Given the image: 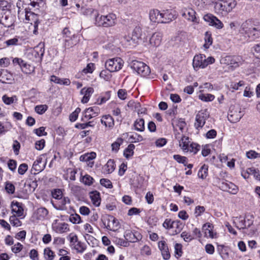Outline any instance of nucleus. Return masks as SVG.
<instances>
[{
    "mask_svg": "<svg viewBox=\"0 0 260 260\" xmlns=\"http://www.w3.org/2000/svg\"><path fill=\"white\" fill-rule=\"evenodd\" d=\"M134 126L135 130L139 132H143L145 129L144 120L142 118L137 119L135 121Z\"/></svg>",
    "mask_w": 260,
    "mask_h": 260,
    "instance_id": "nucleus-27",
    "label": "nucleus"
},
{
    "mask_svg": "<svg viewBox=\"0 0 260 260\" xmlns=\"http://www.w3.org/2000/svg\"><path fill=\"white\" fill-rule=\"evenodd\" d=\"M205 208L204 206H198L195 208L194 214L196 217L201 215L202 213L204 212Z\"/></svg>",
    "mask_w": 260,
    "mask_h": 260,
    "instance_id": "nucleus-62",
    "label": "nucleus"
},
{
    "mask_svg": "<svg viewBox=\"0 0 260 260\" xmlns=\"http://www.w3.org/2000/svg\"><path fill=\"white\" fill-rule=\"evenodd\" d=\"M116 15L114 14H109L106 16L99 15L95 17V24L99 26L110 27L116 23Z\"/></svg>",
    "mask_w": 260,
    "mask_h": 260,
    "instance_id": "nucleus-3",
    "label": "nucleus"
},
{
    "mask_svg": "<svg viewBox=\"0 0 260 260\" xmlns=\"http://www.w3.org/2000/svg\"><path fill=\"white\" fill-rule=\"evenodd\" d=\"M236 4L235 0H223L220 3H217L216 7L220 10L229 12L235 7Z\"/></svg>",
    "mask_w": 260,
    "mask_h": 260,
    "instance_id": "nucleus-10",
    "label": "nucleus"
},
{
    "mask_svg": "<svg viewBox=\"0 0 260 260\" xmlns=\"http://www.w3.org/2000/svg\"><path fill=\"white\" fill-rule=\"evenodd\" d=\"M246 172L248 174L253 175L256 179L260 180V174L258 170L254 168H250L247 169Z\"/></svg>",
    "mask_w": 260,
    "mask_h": 260,
    "instance_id": "nucleus-40",
    "label": "nucleus"
},
{
    "mask_svg": "<svg viewBox=\"0 0 260 260\" xmlns=\"http://www.w3.org/2000/svg\"><path fill=\"white\" fill-rule=\"evenodd\" d=\"M187 149H188L187 152L196 154L200 149V146L197 143L190 142Z\"/></svg>",
    "mask_w": 260,
    "mask_h": 260,
    "instance_id": "nucleus-35",
    "label": "nucleus"
},
{
    "mask_svg": "<svg viewBox=\"0 0 260 260\" xmlns=\"http://www.w3.org/2000/svg\"><path fill=\"white\" fill-rule=\"evenodd\" d=\"M228 58V61H230L229 64L234 68L238 67L243 61L242 57L240 56H229Z\"/></svg>",
    "mask_w": 260,
    "mask_h": 260,
    "instance_id": "nucleus-19",
    "label": "nucleus"
},
{
    "mask_svg": "<svg viewBox=\"0 0 260 260\" xmlns=\"http://www.w3.org/2000/svg\"><path fill=\"white\" fill-rule=\"evenodd\" d=\"M129 140L132 143L139 142L143 140V137L140 135L135 134L129 137Z\"/></svg>",
    "mask_w": 260,
    "mask_h": 260,
    "instance_id": "nucleus-51",
    "label": "nucleus"
},
{
    "mask_svg": "<svg viewBox=\"0 0 260 260\" xmlns=\"http://www.w3.org/2000/svg\"><path fill=\"white\" fill-rule=\"evenodd\" d=\"M135 145L133 144H130L128 145L127 147L124 151V155L126 158H128L133 155L134 149H135Z\"/></svg>",
    "mask_w": 260,
    "mask_h": 260,
    "instance_id": "nucleus-37",
    "label": "nucleus"
},
{
    "mask_svg": "<svg viewBox=\"0 0 260 260\" xmlns=\"http://www.w3.org/2000/svg\"><path fill=\"white\" fill-rule=\"evenodd\" d=\"M96 157V153L95 152H91L90 153H87L84 156L80 157V160H83L85 161L92 160Z\"/></svg>",
    "mask_w": 260,
    "mask_h": 260,
    "instance_id": "nucleus-44",
    "label": "nucleus"
},
{
    "mask_svg": "<svg viewBox=\"0 0 260 260\" xmlns=\"http://www.w3.org/2000/svg\"><path fill=\"white\" fill-rule=\"evenodd\" d=\"M203 19L205 21L208 23L209 25L214 26L216 28L221 29L223 27L222 22L211 14L205 15Z\"/></svg>",
    "mask_w": 260,
    "mask_h": 260,
    "instance_id": "nucleus-9",
    "label": "nucleus"
},
{
    "mask_svg": "<svg viewBox=\"0 0 260 260\" xmlns=\"http://www.w3.org/2000/svg\"><path fill=\"white\" fill-rule=\"evenodd\" d=\"M28 169V166L26 164H21L18 169V172L20 175H23Z\"/></svg>",
    "mask_w": 260,
    "mask_h": 260,
    "instance_id": "nucleus-60",
    "label": "nucleus"
},
{
    "mask_svg": "<svg viewBox=\"0 0 260 260\" xmlns=\"http://www.w3.org/2000/svg\"><path fill=\"white\" fill-rule=\"evenodd\" d=\"M52 196L53 198L58 200L62 197V193L60 189H55L52 192Z\"/></svg>",
    "mask_w": 260,
    "mask_h": 260,
    "instance_id": "nucleus-53",
    "label": "nucleus"
},
{
    "mask_svg": "<svg viewBox=\"0 0 260 260\" xmlns=\"http://www.w3.org/2000/svg\"><path fill=\"white\" fill-rule=\"evenodd\" d=\"M173 158L178 162H179L180 164H182L184 166L187 165V158L185 156H181L178 154H175V155H174Z\"/></svg>",
    "mask_w": 260,
    "mask_h": 260,
    "instance_id": "nucleus-43",
    "label": "nucleus"
},
{
    "mask_svg": "<svg viewBox=\"0 0 260 260\" xmlns=\"http://www.w3.org/2000/svg\"><path fill=\"white\" fill-rule=\"evenodd\" d=\"M5 189L6 191L9 194H13L15 192L14 185L9 182H6L5 185Z\"/></svg>",
    "mask_w": 260,
    "mask_h": 260,
    "instance_id": "nucleus-49",
    "label": "nucleus"
},
{
    "mask_svg": "<svg viewBox=\"0 0 260 260\" xmlns=\"http://www.w3.org/2000/svg\"><path fill=\"white\" fill-rule=\"evenodd\" d=\"M101 122L104 124L106 127H112L114 124V119L110 115L103 116L101 119Z\"/></svg>",
    "mask_w": 260,
    "mask_h": 260,
    "instance_id": "nucleus-25",
    "label": "nucleus"
},
{
    "mask_svg": "<svg viewBox=\"0 0 260 260\" xmlns=\"http://www.w3.org/2000/svg\"><path fill=\"white\" fill-rule=\"evenodd\" d=\"M53 231L56 233L63 234L70 231L69 224L65 222H60L58 220H54L52 224Z\"/></svg>",
    "mask_w": 260,
    "mask_h": 260,
    "instance_id": "nucleus-11",
    "label": "nucleus"
},
{
    "mask_svg": "<svg viewBox=\"0 0 260 260\" xmlns=\"http://www.w3.org/2000/svg\"><path fill=\"white\" fill-rule=\"evenodd\" d=\"M181 15L182 17L189 21L198 22V19L196 16V12L191 8H184L183 9Z\"/></svg>",
    "mask_w": 260,
    "mask_h": 260,
    "instance_id": "nucleus-12",
    "label": "nucleus"
},
{
    "mask_svg": "<svg viewBox=\"0 0 260 260\" xmlns=\"http://www.w3.org/2000/svg\"><path fill=\"white\" fill-rule=\"evenodd\" d=\"M90 198L92 204L98 207L101 204V198L100 192L96 190L92 191L89 192Z\"/></svg>",
    "mask_w": 260,
    "mask_h": 260,
    "instance_id": "nucleus-24",
    "label": "nucleus"
},
{
    "mask_svg": "<svg viewBox=\"0 0 260 260\" xmlns=\"http://www.w3.org/2000/svg\"><path fill=\"white\" fill-rule=\"evenodd\" d=\"M202 230L204 231L205 236L206 237L214 238L216 237V233L213 231V225L209 222L205 223L202 227Z\"/></svg>",
    "mask_w": 260,
    "mask_h": 260,
    "instance_id": "nucleus-16",
    "label": "nucleus"
},
{
    "mask_svg": "<svg viewBox=\"0 0 260 260\" xmlns=\"http://www.w3.org/2000/svg\"><path fill=\"white\" fill-rule=\"evenodd\" d=\"M205 43L204 44V46L205 48H208L209 46L212 44V38L211 37V35L208 31H207L205 34Z\"/></svg>",
    "mask_w": 260,
    "mask_h": 260,
    "instance_id": "nucleus-41",
    "label": "nucleus"
},
{
    "mask_svg": "<svg viewBox=\"0 0 260 260\" xmlns=\"http://www.w3.org/2000/svg\"><path fill=\"white\" fill-rule=\"evenodd\" d=\"M8 166L11 171L14 172L17 166L16 161L14 159H10L8 162Z\"/></svg>",
    "mask_w": 260,
    "mask_h": 260,
    "instance_id": "nucleus-61",
    "label": "nucleus"
},
{
    "mask_svg": "<svg viewBox=\"0 0 260 260\" xmlns=\"http://www.w3.org/2000/svg\"><path fill=\"white\" fill-rule=\"evenodd\" d=\"M50 81L60 85H69L71 83V81L69 79H62L54 75L51 76Z\"/></svg>",
    "mask_w": 260,
    "mask_h": 260,
    "instance_id": "nucleus-26",
    "label": "nucleus"
},
{
    "mask_svg": "<svg viewBox=\"0 0 260 260\" xmlns=\"http://www.w3.org/2000/svg\"><path fill=\"white\" fill-rule=\"evenodd\" d=\"M142 35L141 28L139 26L136 27L132 34V36L133 38V41L138 42V40L141 38Z\"/></svg>",
    "mask_w": 260,
    "mask_h": 260,
    "instance_id": "nucleus-31",
    "label": "nucleus"
},
{
    "mask_svg": "<svg viewBox=\"0 0 260 260\" xmlns=\"http://www.w3.org/2000/svg\"><path fill=\"white\" fill-rule=\"evenodd\" d=\"M45 143V141L44 139L38 141L35 143V147L37 150H41L44 147Z\"/></svg>",
    "mask_w": 260,
    "mask_h": 260,
    "instance_id": "nucleus-63",
    "label": "nucleus"
},
{
    "mask_svg": "<svg viewBox=\"0 0 260 260\" xmlns=\"http://www.w3.org/2000/svg\"><path fill=\"white\" fill-rule=\"evenodd\" d=\"M2 100L5 104L10 105L14 102H16L17 101V98L16 95H14L12 97H9L5 94L3 96Z\"/></svg>",
    "mask_w": 260,
    "mask_h": 260,
    "instance_id": "nucleus-34",
    "label": "nucleus"
},
{
    "mask_svg": "<svg viewBox=\"0 0 260 260\" xmlns=\"http://www.w3.org/2000/svg\"><path fill=\"white\" fill-rule=\"evenodd\" d=\"M92 177L88 175H85L82 178V182L86 185H90L93 183Z\"/></svg>",
    "mask_w": 260,
    "mask_h": 260,
    "instance_id": "nucleus-56",
    "label": "nucleus"
},
{
    "mask_svg": "<svg viewBox=\"0 0 260 260\" xmlns=\"http://www.w3.org/2000/svg\"><path fill=\"white\" fill-rule=\"evenodd\" d=\"M42 162V158L40 157L38 158L34 162L32 168L33 169L38 172H41L44 170L45 167V164H44L42 166L40 165V164Z\"/></svg>",
    "mask_w": 260,
    "mask_h": 260,
    "instance_id": "nucleus-32",
    "label": "nucleus"
},
{
    "mask_svg": "<svg viewBox=\"0 0 260 260\" xmlns=\"http://www.w3.org/2000/svg\"><path fill=\"white\" fill-rule=\"evenodd\" d=\"M249 23L246 21L242 24V29L249 36L252 35L255 36V34L253 33V31H256V29L255 27H248Z\"/></svg>",
    "mask_w": 260,
    "mask_h": 260,
    "instance_id": "nucleus-28",
    "label": "nucleus"
},
{
    "mask_svg": "<svg viewBox=\"0 0 260 260\" xmlns=\"http://www.w3.org/2000/svg\"><path fill=\"white\" fill-rule=\"evenodd\" d=\"M246 156L248 158L253 159L260 157V154L254 151L250 150L246 153Z\"/></svg>",
    "mask_w": 260,
    "mask_h": 260,
    "instance_id": "nucleus-59",
    "label": "nucleus"
},
{
    "mask_svg": "<svg viewBox=\"0 0 260 260\" xmlns=\"http://www.w3.org/2000/svg\"><path fill=\"white\" fill-rule=\"evenodd\" d=\"M100 112V109L98 107H90L84 111V116L88 119H91L97 116Z\"/></svg>",
    "mask_w": 260,
    "mask_h": 260,
    "instance_id": "nucleus-14",
    "label": "nucleus"
},
{
    "mask_svg": "<svg viewBox=\"0 0 260 260\" xmlns=\"http://www.w3.org/2000/svg\"><path fill=\"white\" fill-rule=\"evenodd\" d=\"M48 106L46 105H40L36 106L35 110L39 114H44L47 110Z\"/></svg>",
    "mask_w": 260,
    "mask_h": 260,
    "instance_id": "nucleus-45",
    "label": "nucleus"
},
{
    "mask_svg": "<svg viewBox=\"0 0 260 260\" xmlns=\"http://www.w3.org/2000/svg\"><path fill=\"white\" fill-rule=\"evenodd\" d=\"M132 68L141 76L145 77L150 73L149 67L143 62L137 60L133 61Z\"/></svg>",
    "mask_w": 260,
    "mask_h": 260,
    "instance_id": "nucleus-4",
    "label": "nucleus"
},
{
    "mask_svg": "<svg viewBox=\"0 0 260 260\" xmlns=\"http://www.w3.org/2000/svg\"><path fill=\"white\" fill-rule=\"evenodd\" d=\"M23 245L20 243H17L12 247V251L14 253L19 252L22 249Z\"/></svg>",
    "mask_w": 260,
    "mask_h": 260,
    "instance_id": "nucleus-64",
    "label": "nucleus"
},
{
    "mask_svg": "<svg viewBox=\"0 0 260 260\" xmlns=\"http://www.w3.org/2000/svg\"><path fill=\"white\" fill-rule=\"evenodd\" d=\"M208 167L207 165H204L200 169L198 175L202 179H205L208 176Z\"/></svg>",
    "mask_w": 260,
    "mask_h": 260,
    "instance_id": "nucleus-30",
    "label": "nucleus"
},
{
    "mask_svg": "<svg viewBox=\"0 0 260 260\" xmlns=\"http://www.w3.org/2000/svg\"><path fill=\"white\" fill-rule=\"evenodd\" d=\"M117 95L120 99L124 100L126 99L127 93L125 89H120L118 91Z\"/></svg>",
    "mask_w": 260,
    "mask_h": 260,
    "instance_id": "nucleus-58",
    "label": "nucleus"
},
{
    "mask_svg": "<svg viewBox=\"0 0 260 260\" xmlns=\"http://www.w3.org/2000/svg\"><path fill=\"white\" fill-rule=\"evenodd\" d=\"M175 138L178 141L179 145L181 149L185 152H187L188 150L187 148L190 143L189 138L184 136L183 134L179 132L175 133Z\"/></svg>",
    "mask_w": 260,
    "mask_h": 260,
    "instance_id": "nucleus-8",
    "label": "nucleus"
},
{
    "mask_svg": "<svg viewBox=\"0 0 260 260\" xmlns=\"http://www.w3.org/2000/svg\"><path fill=\"white\" fill-rule=\"evenodd\" d=\"M103 223L107 229L111 231H116L119 228L118 221L112 216H105L103 219Z\"/></svg>",
    "mask_w": 260,
    "mask_h": 260,
    "instance_id": "nucleus-7",
    "label": "nucleus"
},
{
    "mask_svg": "<svg viewBox=\"0 0 260 260\" xmlns=\"http://www.w3.org/2000/svg\"><path fill=\"white\" fill-rule=\"evenodd\" d=\"M11 224L14 226H20L21 225V222L16 217V215L14 214L10 217L9 219Z\"/></svg>",
    "mask_w": 260,
    "mask_h": 260,
    "instance_id": "nucleus-42",
    "label": "nucleus"
},
{
    "mask_svg": "<svg viewBox=\"0 0 260 260\" xmlns=\"http://www.w3.org/2000/svg\"><path fill=\"white\" fill-rule=\"evenodd\" d=\"M124 237L126 240L131 242H135L138 240V239L132 232H127L125 233Z\"/></svg>",
    "mask_w": 260,
    "mask_h": 260,
    "instance_id": "nucleus-47",
    "label": "nucleus"
},
{
    "mask_svg": "<svg viewBox=\"0 0 260 260\" xmlns=\"http://www.w3.org/2000/svg\"><path fill=\"white\" fill-rule=\"evenodd\" d=\"M215 62V59L213 57H206L204 54L196 55L194 56L192 62V66L195 70L199 68H205L208 65Z\"/></svg>",
    "mask_w": 260,
    "mask_h": 260,
    "instance_id": "nucleus-1",
    "label": "nucleus"
},
{
    "mask_svg": "<svg viewBox=\"0 0 260 260\" xmlns=\"http://www.w3.org/2000/svg\"><path fill=\"white\" fill-rule=\"evenodd\" d=\"M12 212L15 213L17 216H21L23 214V209L21 204L18 202L13 201L11 203Z\"/></svg>",
    "mask_w": 260,
    "mask_h": 260,
    "instance_id": "nucleus-20",
    "label": "nucleus"
},
{
    "mask_svg": "<svg viewBox=\"0 0 260 260\" xmlns=\"http://www.w3.org/2000/svg\"><path fill=\"white\" fill-rule=\"evenodd\" d=\"M100 76L106 81L110 80L111 78V75L109 73L108 70L102 71L100 73Z\"/></svg>",
    "mask_w": 260,
    "mask_h": 260,
    "instance_id": "nucleus-54",
    "label": "nucleus"
},
{
    "mask_svg": "<svg viewBox=\"0 0 260 260\" xmlns=\"http://www.w3.org/2000/svg\"><path fill=\"white\" fill-rule=\"evenodd\" d=\"M105 169L107 173H111L115 170L114 162L113 160H109L105 166Z\"/></svg>",
    "mask_w": 260,
    "mask_h": 260,
    "instance_id": "nucleus-38",
    "label": "nucleus"
},
{
    "mask_svg": "<svg viewBox=\"0 0 260 260\" xmlns=\"http://www.w3.org/2000/svg\"><path fill=\"white\" fill-rule=\"evenodd\" d=\"M221 187L223 190L233 194H236L237 192V186L232 182H223L222 183Z\"/></svg>",
    "mask_w": 260,
    "mask_h": 260,
    "instance_id": "nucleus-22",
    "label": "nucleus"
},
{
    "mask_svg": "<svg viewBox=\"0 0 260 260\" xmlns=\"http://www.w3.org/2000/svg\"><path fill=\"white\" fill-rule=\"evenodd\" d=\"M122 66V60L120 58L109 59L105 62V67L110 72L119 71Z\"/></svg>",
    "mask_w": 260,
    "mask_h": 260,
    "instance_id": "nucleus-5",
    "label": "nucleus"
},
{
    "mask_svg": "<svg viewBox=\"0 0 260 260\" xmlns=\"http://www.w3.org/2000/svg\"><path fill=\"white\" fill-rule=\"evenodd\" d=\"M123 140L121 138H118L116 141L114 142L111 146L113 151H117L119 148L120 145L122 143Z\"/></svg>",
    "mask_w": 260,
    "mask_h": 260,
    "instance_id": "nucleus-50",
    "label": "nucleus"
},
{
    "mask_svg": "<svg viewBox=\"0 0 260 260\" xmlns=\"http://www.w3.org/2000/svg\"><path fill=\"white\" fill-rule=\"evenodd\" d=\"M181 237L186 242H189L193 239V238L191 236L190 233L186 232L185 231L181 233Z\"/></svg>",
    "mask_w": 260,
    "mask_h": 260,
    "instance_id": "nucleus-52",
    "label": "nucleus"
},
{
    "mask_svg": "<svg viewBox=\"0 0 260 260\" xmlns=\"http://www.w3.org/2000/svg\"><path fill=\"white\" fill-rule=\"evenodd\" d=\"M45 127L42 126L39 128L35 129L34 132L38 136H46L47 134L45 132Z\"/></svg>",
    "mask_w": 260,
    "mask_h": 260,
    "instance_id": "nucleus-57",
    "label": "nucleus"
},
{
    "mask_svg": "<svg viewBox=\"0 0 260 260\" xmlns=\"http://www.w3.org/2000/svg\"><path fill=\"white\" fill-rule=\"evenodd\" d=\"M48 211L44 207H40L37 209L34 215L38 220H44L48 215Z\"/></svg>",
    "mask_w": 260,
    "mask_h": 260,
    "instance_id": "nucleus-23",
    "label": "nucleus"
},
{
    "mask_svg": "<svg viewBox=\"0 0 260 260\" xmlns=\"http://www.w3.org/2000/svg\"><path fill=\"white\" fill-rule=\"evenodd\" d=\"M158 246L159 250L161 251L164 259L166 260L169 259L170 257V254L166 242L164 241H159L158 243Z\"/></svg>",
    "mask_w": 260,
    "mask_h": 260,
    "instance_id": "nucleus-15",
    "label": "nucleus"
},
{
    "mask_svg": "<svg viewBox=\"0 0 260 260\" xmlns=\"http://www.w3.org/2000/svg\"><path fill=\"white\" fill-rule=\"evenodd\" d=\"M44 255L46 260H52L55 256L54 252L48 247L44 249Z\"/></svg>",
    "mask_w": 260,
    "mask_h": 260,
    "instance_id": "nucleus-33",
    "label": "nucleus"
},
{
    "mask_svg": "<svg viewBox=\"0 0 260 260\" xmlns=\"http://www.w3.org/2000/svg\"><path fill=\"white\" fill-rule=\"evenodd\" d=\"M100 183L102 185L108 188H111L112 187V184L111 181L107 179L103 178L100 180Z\"/></svg>",
    "mask_w": 260,
    "mask_h": 260,
    "instance_id": "nucleus-55",
    "label": "nucleus"
},
{
    "mask_svg": "<svg viewBox=\"0 0 260 260\" xmlns=\"http://www.w3.org/2000/svg\"><path fill=\"white\" fill-rule=\"evenodd\" d=\"M123 42H124L126 47L129 48L136 46L138 42L133 41V37L131 36H126L124 38Z\"/></svg>",
    "mask_w": 260,
    "mask_h": 260,
    "instance_id": "nucleus-29",
    "label": "nucleus"
},
{
    "mask_svg": "<svg viewBox=\"0 0 260 260\" xmlns=\"http://www.w3.org/2000/svg\"><path fill=\"white\" fill-rule=\"evenodd\" d=\"M93 88L92 87L83 88L80 91V93L84 95L81 102L82 103H86L88 102L90 96L93 92Z\"/></svg>",
    "mask_w": 260,
    "mask_h": 260,
    "instance_id": "nucleus-18",
    "label": "nucleus"
},
{
    "mask_svg": "<svg viewBox=\"0 0 260 260\" xmlns=\"http://www.w3.org/2000/svg\"><path fill=\"white\" fill-rule=\"evenodd\" d=\"M199 99L204 102H210L212 101L215 96L214 95L211 94H201L199 95Z\"/></svg>",
    "mask_w": 260,
    "mask_h": 260,
    "instance_id": "nucleus-39",
    "label": "nucleus"
},
{
    "mask_svg": "<svg viewBox=\"0 0 260 260\" xmlns=\"http://www.w3.org/2000/svg\"><path fill=\"white\" fill-rule=\"evenodd\" d=\"M69 220L74 224L79 223L81 222V217L77 214H71L70 216Z\"/></svg>",
    "mask_w": 260,
    "mask_h": 260,
    "instance_id": "nucleus-48",
    "label": "nucleus"
},
{
    "mask_svg": "<svg viewBox=\"0 0 260 260\" xmlns=\"http://www.w3.org/2000/svg\"><path fill=\"white\" fill-rule=\"evenodd\" d=\"M209 117V113L206 109L199 111L196 116L195 127L196 128H202Z\"/></svg>",
    "mask_w": 260,
    "mask_h": 260,
    "instance_id": "nucleus-6",
    "label": "nucleus"
},
{
    "mask_svg": "<svg viewBox=\"0 0 260 260\" xmlns=\"http://www.w3.org/2000/svg\"><path fill=\"white\" fill-rule=\"evenodd\" d=\"M242 117V114L240 111L230 110L228 113V120L232 123H236L240 120Z\"/></svg>",
    "mask_w": 260,
    "mask_h": 260,
    "instance_id": "nucleus-17",
    "label": "nucleus"
},
{
    "mask_svg": "<svg viewBox=\"0 0 260 260\" xmlns=\"http://www.w3.org/2000/svg\"><path fill=\"white\" fill-rule=\"evenodd\" d=\"M177 221H173L170 219H166L163 223V226L167 229L175 228V225L177 224Z\"/></svg>",
    "mask_w": 260,
    "mask_h": 260,
    "instance_id": "nucleus-36",
    "label": "nucleus"
},
{
    "mask_svg": "<svg viewBox=\"0 0 260 260\" xmlns=\"http://www.w3.org/2000/svg\"><path fill=\"white\" fill-rule=\"evenodd\" d=\"M162 34L160 32L154 33L150 38V44L153 46H158L161 43Z\"/></svg>",
    "mask_w": 260,
    "mask_h": 260,
    "instance_id": "nucleus-21",
    "label": "nucleus"
},
{
    "mask_svg": "<svg viewBox=\"0 0 260 260\" xmlns=\"http://www.w3.org/2000/svg\"><path fill=\"white\" fill-rule=\"evenodd\" d=\"M70 203V200L68 197H63L58 200L54 207L59 210H66L67 209V205Z\"/></svg>",
    "mask_w": 260,
    "mask_h": 260,
    "instance_id": "nucleus-13",
    "label": "nucleus"
},
{
    "mask_svg": "<svg viewBox=\"0 0 260 260\" xmlns=\"http://www.w3.org/2000/svg\"><path fill=\"white\" fill-rule=\"evenodd\" d=\"M237 221H235L236 226L238 229H244L246 228V225L245 223V220L244 219H240V218H237Z\"/></svg>",
    "mask_w": 260,
    "mask_h": 260,
    "instance_id": "nucleus-46",
    "label": "nucleus"
},
{
    "mask_svg": "<svg viewBox=\"0 0 260 260\" xmlns=\"http://www.w3.org/2000/svg\"><path fill=\"white\" fill-rule=\"evenodd\" d=\"M169 15V12L167 10L161 13L158 10H152L149 12V18L152 22L167 23L172 20L167 17Z\"/></svg>",
    "mask_w": 260,
    "mask_h": 260,
    "instance_id": "nucleus-2",
    "label": "nucleus"
}]
</instances>
